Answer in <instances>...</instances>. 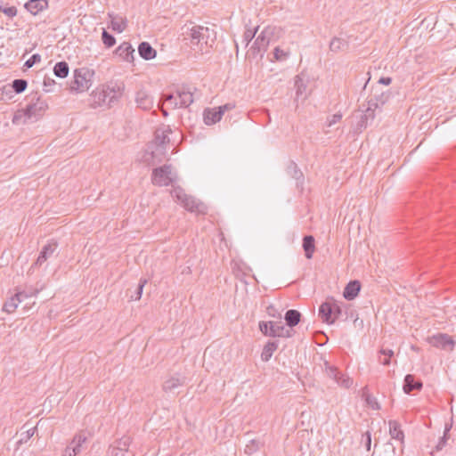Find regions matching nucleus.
<instances>
[{
    "label": "nucleus",
    "mask_w": 456,
    "mask_h": 456,
    "mask_svg": "<svg viewBox=\"0 0 456 456\" xmlns=\"http://www.w3.org/2000/svg\"><path fill=\"white\" fill-rule=\"evenodd\" d=\"M28 103L25 108L15 111L12 122L14 125H24L28 122H34L41 118L48 109L46 102L36 92L26 98Z\"/></svg>",
    "instance_id": "1"
},
{
    "label": "nucleus",
    "mask_w": 456,
    "mask_h": 456,
    "mask_svg": "<svg viewBox=\"0 0 456 456\" xmlns=\"http://www.w3.org/2000/svg\"><path fill=\"white\" fill-rule=\"evenodd\" d=\"M191 44L196 45L200 53H208L216 39V33L208 27L193 26L189 33Z\"/></svg>",
    "instance_id": "2"
},
{
    "label": "nucleus",
    "mask_w": 456,
    "mask_h": 456,
    "mask_svg": "<svg viewBox=\"0 0 456 456\" xmlns=\"http://www.w3.org/2000/svg\"><path fill=\"white\" fill-rule=\"evenodd\" d=\"M94 71L87 67H82L74 70L73 81L70 85V90L77 93L87 91L93 84Z\"/></svg>",
    "instance_id": "3"
},
{
    "label": "nucleus",
    "mask_w": 456,
    "mask_h": 456,
    "mask_svg": "<svg viewBox=\"0 0 456 456\" xmlns=\"http://www.w3.org/2000/svg\"><path fill=\"white\" fill-rule=\"evenodd\" d=\"M171 195L183 207L191 212L203 213L204 205L199 202L194 197L187 195L181 187H175L171 191Z\"/></svg>",
    "instance_id": "4"
},
{
    "label": "nucleus",
    "mask_w": 456,
    "mask_h": 456,
    "mask_svg": "<svg viewBox=\"0 0 456 456\" xmlns=\"http://www.w3.org/2000/svg\"><path fill=\"white\" fill-rule=\"evenodd\" d=\"M176 180L172 165L165 164L152 170L151 182L157 186H168Z\"/></svg>",
    "instance_id": "5"
},
{
    "label": "nucleus",
    "mask_w": 456,
    "mask_h": 456,
    "mask_svg": "<svg viewBox=\"0 0 456 456\" xmlns=\"http://www.w3.org/2000/svg\"><path fill=\"white\" fill-rule=\"evenodd\" d=\"M172 133L168 126H161L155 130L154 144L155 151L152 152L153 157L157 154L165 155L167 152V145L169 143V134Z\"/></svg>",
    "instance_id": "6"
},
{
    "label": "nucleus",
    "mask_w": 456,
    "mask_h": 456,
    "mask_svg": "<svg viewBox=\"0 0 456 456\" xmlns=\"http://www.w3.org/2000/svg\"><path fill=\"white\" fill-rule=\"evenodd\" d=\"M388 98V92H379L378 90H375L368 100V107L365 110L364 117L366 118H370L373 119L375 117V110L383 106L387 102Z\"/></svg>",
    "instance_id": "7"
},
{
    "label": "nucleus",
    "mask_w": 456,
    "mask_h": 456,
    "mask_svg": "<svg viewBox=\"0 0 456 456\" xmlns=\"http://www.w3.org/2000/svg\"><path fill=\"white\" fill-rule=\"evenodd\" d=\"M326 375L336 381V383L344 388H349L353 385V379L344 375L336 366L324 362L323 368Z\"/></svg>",
    "instance_id": "8"
},
{
    "label": "nucleus",
    "mask_w": 456,
    "mask_h": 456,
    "mask_svg": "<svg viewBox=\"0 0 456 456\" xmlns=\"http://www.w3.org/2000/svg\"><path fill=\"white\" fill-rule=\"evenodd\" d=\"M428 342L435 347L443 350H447L450 352L453 350L455 346V341L452 339V338L444 333H439L432 337H429L428 338Z\"/></svg>",
    "instance_id": "9"
},
{
    "label": "nucleus",
    "mask_w": 456,
    "mask_h": 456,
    "mask_svg": "<svg viewBox=\"0 0 456 456\" xmlns=\"http://www.w3.org/2000/svg\"><path fill=\"white\" fill-rule=\"evenodd\" d=\"M269 45V39L265 37V32L262 31L254 41L252 46L248 52L249 57L256 58L259 56L263 58Z\"/></svg>",
    "instance_id": "10"
},
{
    "label": "nucleus",
    "mask_w": 456,
    "mask_h": 456,
    "mask_svg": "<svg viewBox=\"0 0 456 456\" xmlns=\"http://www.w3.org/2000/svg\"><path fill=\"white\" fill-rule=\"evenodd\" d=\"M175 99L178 100V103H175V105H178L180 108H187L193 102V94L189 87L182 86L175 92Z\"/></svg>",
    "instance_id": "11"
},
{
    "label": "nucleus",
    "mask_w": 456,
    "mask_h": 456,
    "mask_svg": "<svg viewBox=\"0 0 456 456\" xmlns=\"http://www.w3.org/2000/svg\"><path fill=\"white\" fill-rule=\"evenodd\" d=\"M58 243L54 240H51L48 241L46 245H45L42 250L39 253L38 257L37 258L34 265L41 266L48 258H50L57 250Z\"/></svg>",
    "instance_id": "12"
},
{
    "label": "nucleus",
    "mask_w": 456,
    "mask_h": 456,
    "mask_svg": "<svg viewBox=\"0 0 456 456\" xmlns=\"http://www.w3.org/2000/svg\"><path fill=\"white\" fill-rule=\"evenodd\" d=\"M294 334L292 329L286 328L282 322H273L271 325V337L273 338H291Z\"/></svg>",
    "instance_id": "13"
},
{
    "label": "nucleus",
    "mask_w": 456,
    "mask_h": 456,
    "mask_svg": "<svg viewBox=\"0 0 456 456\" xmlns=\"http://www.w3.org/2000/svg\"><path fill=\"white\" fill-rule=\"evenodd\" d=\"M319 316L323 322L327 324H333L335 322V317L333 315L332 306L330 297L323 302L319 308Z\"/></svg>",
    "instance_id": "14"
},
{
    "label": "nucleus",
    "mask_w": 456,
    "mask_h": 456,
    "mask_svg": "<svg viewBox=\"0 0 456 456\" xmlns=\"http://www.w3.org/2000/svg\"><path fill=\"white\" fill-rule=\"evenodd\" d=\"M116 53L124 61L132 62L134 59V49L128 42H123L116 50Z\"/></svg>",
    "instance_id": "15"
},
{
    "label": "nucleus",
    "mask_w": 456,
    "mask_h": 456,
    "mask_svg": "<svg viewBox=\"0 0 456 456\" xmlns=\"http://www.w3.org/2000/svg\"><path fill=\"white\" fill-rule=\"evenodd\" d=\"M108 16L110 19V28L112 30L121 33L126 28L127 20L125 17L113 13H109Z\"/></svg>",
    "instance_id": "16"
},
{
    "label": "nucleus",
    "mask_w": 456,
    "mask_h": 456,
    "mask_svg": "<svg viewBox=\"0 0 456 456\" xmlns=\"http://www.w3.org/2000/svg\"><path fill=\"white\" fill-rule=\"evenodd\" d=\"M403 391L410 394L413 390H420L422 388V382L419 379H415L411 374H407L404 378Z\"/></svg>",
    "instance_id": "17"
},
{
    "label": "nucleus",
    "mask_w": 456,
    "mask_h": 456,
    "mask_svg": "<svg viewBox=\"0 0 456 456\" xmlns=\"http://www.w3.org/2000/svg\"><path fill=\"white\" fill-rule=\"evenodd\" d=\"M48 5L46 0H29L25 4V8L33 15H37L39 12L45 9Z\"/></svg>",
    "instance_id": "18"
},
{
    "label": "nucleus",
    "mask_w": 456,
    "mask_h": 456,
    "mask_svg": "<svg viewBox=\"0 0 456 456\" xmlns=\"http://www.w3.org/2000/svg\"><path fill=\"white\" fill-rule=\"evenodd\" d=\"M224 115V110H220L219 109H208L204 111V122L206 125H213L218 122L222 116Z\"/></svg>",
    "instance_id": "19"
},
{
    "label": "nucleus",
    "mask_w": 456,
    "mask_h": 456,
    "mask_svg": "<svg viewBox=\"0 0 456 456\" xmlns=\"http://www.w3.org/2000/svg\"><path fill=\"white\" fill-rule=\"evenodd\" d=\"M361 284L358 281H351L345 288L343 296L347 300H353L359 293Z\"/></svg>",
    "instance_id": "20"
},
{
    "label": "nucleus",
    "mask_w": 456,
    "mask_h": 456,
    "mask_svg": "<svg viewBox=\"0 0 456 456\" xmlns=\"http://www.w3.org/2000/svg\"><path fill=\"white\" fill-rule=\"evenodd\" d=\"M139 55L144 60H152L156 57L157 52L148 42H142L138 46Z\"/></svg>",
    "instance_id": "21"
},
{
    "label": "nucleus",
    "mask_w": 456,
    "mask_h": 456,
    "mask_svg": "<svg viewBox=\"0 0 456 456\" xmlns=\"http://www.w3.org/2000/svg\"><path fill=\"white\" fill-rule=\"evenodd\" d=\"M135 102L139 108L145 110H150L153 105L152 99L148 94L142 91H140L136 94Z\"/></svg>",
    "instance_id": "22"
},
{
    "label": "nucleus",
    "mask_w": 456,
    "mask_h": 456,
    "mask_svg": "<svg viewBox=\"0 0 456 456\" xmlns=\"http://www.w3.org/2000/svg\"><path fill=\"white\" fill-rule=\"evenodd\" d=\"M301 319V314L297 310L290 309L285 314L284 320L289 329H292L297 325Z\"/></svg>",
    "instance_id": "23"
},
{
    "label": "nucleus",
    "mask_w": 456,
    "mask_h": 456,
    "mask_svg": "<svg viewBox=\"0 0 456 456\" xmlns=\"http://www.w3.org/2000/svg\"><path fill=\"white\" fill-rule=\"evenodd\" d=\"M303 248L305 257L311 259L315 250V240L312 235H306L303 238Z\"/></svg>",
    "instance_id": "24"
},
{
    "label": "nucleus",
    "mask_w": 456,
    "mask_h": 456,
    "mask_svg": "<svg viewBox=\"0 0 456 456\" xmlns=\"http://www.w3.org/2000/svg\"><path fill=\"white\" fill-rule=\"evenodd\" d=\"M22 294H18L17 292L4 303L3 306V310L8 314L13 313L18 307L19 304L23 302L21 299Z\"/></svg>",
    "instance_id": "25"
},
{
    "label": "nucleus",
    "mask_w": 456,
    "mask_h": 456,
    "mask_svg": "<svg viewBox=\"0 0 456 456\" xmlns=\"http://www.w3.org/2000/svg\"><path fill=\"white\" fill-rule=\"evenodd\" d=\"M184 384V379L179 377H171L164 381L162 388L165 392H172L175 388Z\"/></svg>",
    "instance_id": "26"
},
{
    "label": "nucleus",
    "mask_w": 456,
    "mask_h": 456,
    "mask_svg": "<svg viewBox=\"0 0 456 456\" xmlns=\"http://www.w3.org/2000/svg\"><path fill=\"white\" fill-rule=\"evenodd\" d=\"M389 434L392 438L403 441L404 435L401 429V425L396 420H390L389 423Z\"/></svg>",
    "instance_id": "27"
},
{
    "label": "nucleus",
    "mask_w": 456,
    "mask_h": 456,
    "mask_svg": "<svg viewBox=\"0 0 456 456\" xmlns=\"http://www.w3.org/2000/svg\"><path fill=\"white\" fill-rule=\"evenodd\" d=\"M278 344L274 341H269L266 343V345L264 346L262 354H261V359L264 362H268L273 354L277 350Z\"/></svg>",
    "instance_id": "28"
},
{
    "label": "nucleus",
    "mask_w": 456,
    "mask_h": 456,
    "mask_svg": "<svg viewBox=\"0 0 456 456\" xmlns=\"http://www.w3.org/2000/svg\"><path fill=\"white\" fill-rule=\"evenodd\" d=\"M348 46V42L340 37H333L330 43V50L333 53L343 51Z\"/></svg>",
    "instance_id": "29"
},
{
    "label": "nucleus",
    "mask_w": 456,
    "mask_h": 456,
    "mask_svg": "<svg viewBox=\"0 0 456 456\" xmlns=\"http://www.w3.org/2000/svg\"><path fill=\"white\" fill-rule=\"evenodd\" d=\"M44 289V285H42L41 287L39 288H37V287H32V286H28L25 288V289L23 290H18L17 289V293L18 294H22L21 296V299L22 301H24L25 299L27 298H29V297H37V294L43 290Z\"/></svg>",
    "instance_id": "30"
},
{
    "label": "nucleus",
    "mask_w": 456,
    "mask_h": 456,
    "mask_svg": "<svg viewBox=\"0 0 456 456\" xmlns=\"http://www.w3.org/2000/svg\"><path fill=\"white\" fill-rule=\"evenodd\" d=\"M86 441V436L83 432L77 433L71 440V445H73L74 451L77 455L81 452L83 444Z\"/></svg>",
    "instance_id": "31"
},
{
    "label": "nucleus",
    "mask_w": 456,
    "mask_h": 456,
    "mask_svg": "<svg viewBox=\"0 0 456 456\" xmlns=\"http://www.w3.org/2000/svg\"><path fill=\"white\" fill-rule=\"evenodd\" d=\"M69 65L66 61H59L53 67V73L56 77L64 78L69 75Z\"/></svg>",
    "instance_id": "32"
},
{
    "label": "nucleus",
    "mask_w": 456,
    "mask_h": 456,
    "mask_svg": "<svg viewBox=\"0 0 456 456\" xmlns=\"http://www.w3.org/2000/svg\"><path fill=\"white\" fill-rule=\"evenodd\" d=\"M262 444L256 439L250 440L244 448V452L247 455H252L261 448Z\"/></svg>",
    "instance_id": "33"
},
{
    "label": "nucleus",
    "mask_w": 456,
    "mask_h": 456,
    "mask_svg": "<svg viewBox=\"0 0 456 456\" xmlns=\"http://www.w3.org/2000/svg\"><path fill=\"white\" fill-rule=\"evenodd\" d=\"M106 88L108 91L110 92L111 97H110V102L118 101L121 97L122 92H123V87L121 86H118V85L107 86Z\"/></svg>",
    "instance_id": "34"
},
{
    "label": "nucleus",
    "mask_w": 456,
    "mask_h": 456,
    "mask_svg": "<svg viewBox=\"0 0 456 456\" xmlns=\"http://www.w3.org/2000/svg\"><path fill=\"white\" fill-rule=\"evenodd\" d=\"M379 355V362L383 365H389L390 359L394 355V352L391 349H380Z\"/></svg>",
    "instance_id": "35"
},
{
    "label": "nucleus",
    "mask_w": 456,
    "mask_h": 456,
    "mask_svg": "<svg viewBox=\"0 0 456 456\" xmlns=\"http://www.w3.org/2000/svg\"><path fill=\"white\" fill-rule=\"evenodd\" d=\"M290 55V52L289 50H283L281 47L277 46L273 50V59L276 61H284Z\"/></svg>",
    "instance_id": "36"
},
{
    "label": "nucleus",
    "mask_w": 456,
    "mask_h": 456,
    "mask_svg": "<svg viewBox=\"0 0 456 456\" xmlns=\"http://www.w3.org/2000/svg\"><path fill=\"white\" fill-rule=\"evenodd\" d=\"M295 87H296L297 98H299L300 96H302L305 94L306 85L305 84L304 80L299 76L296 77Z\"/></svg>",
    "instance_id": "37"
},
{
    "label": "nucleus",
    "mask_w": 456,
    "mask_h": 456,
    "mask_svg": "<svg viewBox=\"0 0 456 456\" xmlns=\"http://www.w3.org/2000/svg\"><path fill=\"white\" fill-rule=\"evenodd\" d=\"M163 104H167L171 109L180 108L178 105H175V103H178V100L177 98L175 99V93L165 94L163 96Z\"/></svg>",
    "instance_id": "38"
},
{
    "label": "nucleus",
    "mask_w": 456,
    "mask_h": 456,
    "mask_svg": "<svg viewBox=\"0 0 456 456\" xmlns=\"http://www.w3.org/2000/svg\"><path fill=\"white\" fill-rule=\"evenodd\" d=\"M102 40L108 48L112 47L116 44L115 37L105 29L102 31Z\"/></svg>",
    "instance_id": "39"
},
{
    "label": "nucleus",
    "mask_w": 456,
    "mask_h": 456,
    "mask_svg": "<svg viewBox=\"0 0 456 456\" xmlns=\"http://www.w3.org/2000/svg\"><path fill=\"white\" fill-rule=\"evenodd\" d=\"M28 83L25 79H15L12 82V88L17 94H20L27 88Z\"/></svg>",
    "instance_id": "40"
},
{
    "label": "nucleus",
    "mask_w": 456,
    "mask_h": 456,
    "mask_svg": "<svg viewBox=\"0 0 456 456\" xmlns=\"http://www.w3.org/2000/svg\"><path fill=\"white\" fill-rule=\"evenodd\" d=\"M235 275L240 278L241 281H243V277L251 276V269L246 265L243 267H238L237 270L234 271ZM252 278L256 280L255 276L252 275Z\"/></svg>",
    "instance_id": "41"
},
{
    "label": "nucleus",
    "mask_w": 456,
    "mask_h": 456,
    "mask_svg": "<svg viewBox=\"0 0 456 456\" xmlns=\"http://www.w3.org/2000/svg\"><path fill=\"white\" fill-rule=\"evenodd\" d=\"M130 444H131V438L129 436H123L121 439H119L117 442V446H115V447L126 452L129 448Z\"/></svg>",
    "instance_id": "42"
},
{
    "label": "nucleus",
    "mask_w": 456,
    "mask_h": 456,
    "mask_svg": "<svg viewBox=\"0 0 456 456\" xmlns=\"http://www.w3.org/2000/svg\"><path fill=\"white\" fill-rule=\"evenodd\" d=\"M330 299L332 306L333 315L336 321L342 313L341 306L340 304L338 301H336L333 297H330Z\"/></svg>",
    "instance_id": "43"
},
{
    "label": "nucleus",
    "mask_w": 456,
    "mask_h": 456,
    "mask_svg": "<svg viewBox=\"0 0 456 456\" xmlns=\"http://www.w3.org/2000/svg\"><path fill=\"white\" fill-rule=\"evenodd\" d=\"M271 325H272V321H270V322H260L259 324H258L260 331L265 336H269V337H271Z\"/></svg>",
    "instance_id": "44"
},
{
    "label": "nucleus",
    "mask_w": 456,
    "mask_h": 456,
    "mask_svg": "<svg viewBox=\"0 0 456 456\" xmlns=\"http://www.w3.org/2000/svg\"><path fill=\"white\" fill-rule=\"evenodd\" d=\"M110 92L108 91L106 87H103L102 90L98 93V99L102 102H108V104H111L112 102H110Z\"/></svg>",
    "instance_id": "45"
},
{
    "label": "nucleus",
    "mask_w": 456,
    "mask_h": 456,
    "mask_svg": "<svg viewBox=\"0 0 456 456\" xmlns=\"http://www.w3.org/2000/svg\"><path fill=\"white\" fill-rule=\"evenodd\" d=\"M0 12L4 13L9 18H13L14 16L17 15V8L15 6H0Z\"/></svg>",
    "instance_id": "46"
},
{
    "label": "nucleus",
    "mask_w": 456,
    "mask_h": 456,
    "mask_svg": "<svg viewBox=\"0 0 456 456\" xmlns=\"http://www.w3.org/2000/svg\"><path fill=\"white\" fill-rule=\"evenodd\" d=\"M451 428H452V425H446L444 436L440 439V441L438 442V444L436 445L437 451L442 450L443 447L445 445L446 441L448 439L447 434L450 431Z\"/></svg>",
    "instance_id": "47"
},
{
    "label": "nucleus",
    "mask_w": 456,
    "mask_h": 456,
    "mask_svg": "<svg viewBox=\"0 0 456 456\" xmlns=\"http://www.w3.org/2000/svg\"><path fill=\"white\" fill-rule=\"evenodd\" d=\"M41 61V55L38 53L33 54L28 60L26 61L24 66L31 68L34 64Z\"/></svg>",
    "instance_id": "48"
},
{
    "label": "nucleus",
    "mask_w": 456,
    "mask_h": 456,
    "mask_svg": "<svg viewBox=\"0 0 456 456\" xmlns=\"http://www.w3.org/2000/svg\"><path fill=\"white\" fill-rule=\"evenodd\" d=\"M257 29H258V27H256L254 30L247 29L244 32L243 39H244V41L246 42L247 45H248L249 42L254 38Z\"/></svg>",
    "instance_id": "49"
},
{
    "label": "nucleus",
    "mask_w": 456,
    "mask_h": 456,
    "mask_svg": "<svg viewBox=\"0 0 456 456\" xmlns=\"http://www.w3.org/2000/svg\"><path fill=\"white\" fill-rule=\"evenodd\" d=\"M36 428H29L27 430L26 433L21 434V438L20 439L19 443H26L28 440H29L35 434Z\"/></svg>",
    "instance_id": "50"
},
{
    "label": "nucleus",
    "mask_w": 456,
    "mask_h": 456,
    "mask_svg": "<svg viewBox=\"0 0 456 456\" xmlns=\"http://www.w3.org/2000/svg\"><path fill=\"white\" fill-rule=\"evenodd\" d=\"M341 118H342V115L339 113H336L334 115H332L331 117L328 118L327 126H331L337 124L338 122H339Z\"/></svg>",
    "instance_id": "51"
},
{
    "label": "nucleus",
    "mask_w": 456,
    "mask_h": 456,
    "mask_svg": "<svg viewBox=\"0 0 456 456\" xmlns=\"http://www.w3.org/2000/svg\"><path fill=\"white\" fill-rule=\"evenodd\" d=\"M146 283H147V280H145V279L140 280L134 300H139L141 298L142 290H143V287L145 286Z\"/></svg>",
    "instance_id": "52"
},
{
    "label": "nucleus",
    "mask_w": 456,
    "mask_h": 456,
    "mask_svg": "<svg viewBox=\"0 0 456 456\" xmlns=\"http://www.w3.org/2000/svg\"><path fill=\"white\" fill-rule=\"evenodd\" d=\"M61 456H77L76 451H74L73 445H71V442L63 450Z\"/></svg>",
    "instance_id": "53"
},
{
    "label": "nucleus",
    "mask_w": 456,
    "mask_h": 456,
    "mask_svg": "<svg viewBox=\"0 0 456 456\" xmlns=\"http://www.w3.org/2000/svg\"><path fill=\"white\" fill-rule=\"evenodd\" d=\"M292 167L294 170L293 177L296 178L297 180L300 179L303 176L302 172L299 169H297L295 164H292Z\"/></svg>",
    "instance_id": "54"
},
{
    "label": "nucleus",
    "mask_w": 456,
    "mask_h": 456,
    "mask_svg": "<svg viewBox=\"0 0 456 456\" xmlns=\"http://www.w3.org/2000/svg\"><path fill=\"white\" fill-rule=\"evenodd\" d=\"M391 82H392V78L389 77H383L379 79V83L385 85V86H389L391 84Z\"/></svg>",
    "instance_id": "55"
},
{
    "label": "nucleus",
    "mask_w": 456,
    "mask_h": 456,
    "mask_svg": "<svg viewBox=\"0 0 456 456\" xmlns=\"http://www.w3.org/2000/svg\"><path fill=\"white\" fill-rule=\"evenodd\" d=\"M267 312H268V314H269V315H271V316H273V317H277V318H279V319H281V314H280V313H278L277 314H275V313H274V312H275V309H274V307H273V306H270V307H268V308H267Z\"/></svg>",
    "instance_id": "56"
},
{
    "label": "nucleus",
    "mask_w": 456,
    "mask_h": 456,
    "mask_svg": "<svg viewBox=\"0 0 456 456\" xmlns=\"http://www.w3.org/2000/svg\"><path fill=\"white\" fill-rule=\"evenodd\" d=\"M111 454L112 456H125L126 452L116 447H113Z\"/></svg>",
    "instance_id": "57"
},
{
    "label": "nucleus",
    "mask_w": 456,
    "mask_h": 456,
    "mask_svg": "<svg viewBox=\"0 0 456 456\" xmlns=\"http://www.w3.org/2000/svg\"><path fill=\"white\" fill-rule=\"evenodd\" d=\"M366 436V449L367 451L370 450V444H371V436L370 432L365 433Z\"/></svg>",
    "instance_id": "58"
},
{
    "label": "nucleus",
    "mask_w": 456,
    "mask_h": 456,
    "mask_svg": "<svg viewBox=\"0 0 456 456\" xmlns=\"http://www.w3.org/2000/svg\"><path fill=\"white\" fill-rule=\"evenodd\" d=\"M232 108H233V105H231V104H225V105H223V106L218 107V109H219L220 110H224V112L225 110H231V109H232Z\"/></svg>",
    "instance_id": "59"
},
{
    "label": "nucleus",
    "mask_w": 456,
    "mask_h": 456,
    "mask_svg": "<svg viewBox=\"0 0 456 456\" xmlns=\"http://www.w3.org/2000/svg\"><path fill=\"white\" fill-rule=\"evenodd\" d=\"M53 85L54 84V80L53 79H51V78H45L44 80V85L45 86H48V85Z\"/></svg>",
    "instance_id": "60"
},
{
    "label": "nucleus",
    "mask_w": 456,
    "mask_h": 456,
    "mask_svg": "<svg viewBox=\"0 0 456 456\" xmlns=\"http://www.w3.org/2000/svg\"><path fill=\"white\" fill-rule=\"evenodd\" d=\"M265 113H266V115H267V117H268V123H270V122H271V116H270V112H269V110H265Z\"/></svg>",
    "instance_id": "61"
},
{
    "label": "nucleus",
    "mask_w": 456,
    "mask_h": 456,
    "mask_svg": "<svg viewBox=\"0 0 456 456\" xmlns=\"http://www.w3.org/2000/svg\"><path fill=\"white\" fill-rule=\"evenodd\" d=\"M161 111L164 116H167V111L164 108L161 109Z\"/></svg>",
    "instance_id": "62"
},
{
    "label": "nucleus",
    "mask_w": 456,
    "mask_h": 456,
    "mask_svg": "<svg viewBox=\"0 0 456 456\" xmlns=\"http://www.w3.org/2000/svg\"><path fill=\"white\" fill-rule=\"evenodd\" d=\"M411 349L414 350V351H419V348L414 346H411Z\"/></svg>",
    "instance_id": "63"
}]
</instances>
